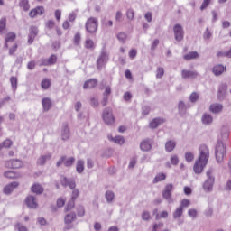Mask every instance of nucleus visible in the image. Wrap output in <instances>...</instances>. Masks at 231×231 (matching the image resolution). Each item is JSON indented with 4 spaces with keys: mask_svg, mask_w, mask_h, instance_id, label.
Listing matches in <instances>:
<instances>
[{
    "mask_svg": "<svg viewBox=\"0 0 231 231\" xmlns=\"http://www.w3.org/2000/svg\"><path fill=\"white\" fill-rule=\"evenodd\" d=\"M123 17L124 14H122V11H117L116 13V23H122Z\"/></svg>",
    "mask_w": 231,
    "mask_h": 231,
    "instance_id": "5fc2aeb1",
    "label": "nucleus"
},
{
    "mask_svg": "<svg viewBox=\"0 0 231 231\" xmlns=\"http://www.w3.org/2000/svg\"><path fill=\"white\" fill-rule=\"evenodd\" d=\"M212 172H214L212 169L208 170L206 172L207 180L204 181L202 186L205 192H212V189H214L215 179Z\"/></svg>",
    "mask_w": 231,
    "mask_h": 231,
    "instance_id": "20e7f679",
    "label": "nucleus"
},
{
    "mask_svg": "<svg viewBox=\"0 0 231 231\" xmlns=\"http://www.w3.org/2000/svg\"><path fill=\"white\" fill-rule=\"evenodd\" d=\"M51 160V153L41 155L37 160V165H46V162Z\"/></svg>",
    "mask_w": 231,
    "mask_h": 231,
    "instance_id": "b1692460",
    "label": "nucleus"
},
{
    "mask_svg": "<svg viewBox=\"0 0 231 231\" xmlns=\"http://www.w3.org/2000/svg\"><path fill=\"white\" fill-rule=\"evenodd\" d=\"M210 113H213V115H219L221 111H223V105L219 103H213L209 106Z\"/></svg>",
    "mask_w": 231,
    "mask_h": 231,
    "instance_id": "f3484780",
    "label": "nucleus"
},
{
    "mask_svg": "<svg viewBox=\"0 0 231 231\" xmlns=\"http://www.w3.org/2000/svg\"><path fill=\"white\" fill-rule=\"evenodd\" d=\"M226 69V67L223 66L222 64H218L213 67V74L215 77H219V75H223Z\"/></svg>",
    "mask_w": 231,
    "mask_h": 231,
    "instance_id": "6ab92c4d",
    "label": "nucleus"
},
{
    "mask_svg": "<svg viewBox=\"0 0 231 231\" xmlns=\"http://www.w3.org/2000/svg\"><path fill=\"white\" fill-rule=\"evenodd\" d=\"M63 205H66V199H64L63 198H59L57 199V207H58V208H62Z\"/></svg>",
    "mask_w": 231,
    "mask_h": 231,
    "instance_id": "4d7b16f0",
    "label": "nucleus"
},
{
    "mask_svg": "<svg viewBox=\"0 0 231 231\" xmlns=\"http://www.w3.org/2000/svg\"><path fill=\"white\" fill-rule=\"evenodd\" d=\"M214 117L208 113H204L201 116V123L203 125H212Z\"/></svg>",
    "mask_w": 231,
    "mask_h": 231,
    "instance_id": "dca6fc26",
    "label": "nucleus"
},
{
    "mask_svg": "<svg viewBox=\"0 0 231 231\" xmlns=\"http://www.w3.org/2000/svg\"><path fill=\"white\" fill-rule=\"evenodd\" d=\"M190 106L186 105L185 102L180 101L178 105L179 113L181 116H185V114L187 113V109H189Z\"/></svg>",
    "mask_w": 231,
    "mask_h": 231,
    "instance_id": "393cba45",
    "label": "nucleus"
},
{
    "mask_svg": "<svg viewBox=\"0 0 231 231\" xmlns=\"http://www.w3.org/2000/svg\"><path fill=\"white\" fill-rule=\"evenodd\" d=\"M190 206V200L184 199L181 200L180 205L179 207H181V208H187V207Z\"/></svg>",
    "mask_w": 231,
    "mask_h": 231,
    "instance_id": "603ef678",
    "label": "nucleus"
},
{
    "mask_svg": "<svg viewBox=\"0 0 231 231\" xmlns=\"http://www.w3.org/2000/svg\"><path fill=\"white\" fill-rule=\"evenodd\" d=\"M228 89V87L226 84L220 85L217 92V98L218 100H223L225 97H226V90Z\"/></svg>",
    "mask_w": 231,
    "mask_h": 231,
    "instance_id": "aec40b11",
    "label": "nucleus"
},
{
    "mask_svg": "<svg viewBox=\"0 0 231 231\" xmlns=\"http://www.w3.org/2000/svg\"><path fill=\"white\" fill-rule=\"evenodd\" d=\"M85 48H87V50H93L95 48V42H93V40L87 39L85 41Z\"/></svg>",
    "mask_w": 231,
    "mask_h": 231,
    "instance_id": "a19ab883",
    "label": "nucleus"
},
{
    "mask_svg": "<svg viewBox=\"0 0 231 231\" xmlns=\"http://www.w3.org/2000/svg\"><path fill=\"white\" fill-rule=\"evenodd\" d=\"M77 210H78V216H79L80 217H82L86 214V210L82 206H79L77 208Z\"/></svg>",
    "mask_w": 231,
    "mask_h": 231,
    "instance_id": "680f3d73",
    "label": "nucleus"
},
{
    "mask_svg": "<svg viewBox=\"0 0 231 231\" xmlns=\"http://www.w3.org/2000/svg\"><path fill=\"white\" fill-rule=\"evenodd\" d=\"M5 167L8 169H21L23 167V161L19 159H13L5 162Z\"/></svg>",
    "mask_w": 231,
    "mask_h": 231,
    "instance_id": "9d476101",
    "label": "nucleus"
},
{
    "mask_svg": "<svg viewBox=\"0 0 231 231\" xmlns=\"http://www.w3.org/2000/svg\"><path fill=\"white\" fill-rule=\"evenodd\" d=\"M42 14H44V7L38 6L30 11L29 16L33 18V17H37V15H42Z\"/></svg>",
    "mask_w": 231,
    "mask_h": 231,
    "instance_id": "5701e85b",
    "label": "nucleus"
},
{
    "mask_svg": "<svg viewBox=\"0 0 231 231\" xmlns=\"http://www.w3.org/2000/svg\"><path fill=\"white\" fill-rule=\"evenodd\" d=\"M4 176L8 180H19V178H23V175H21V173L15 172L14 171H5Z\"/></svg>",
    "mask_w": 231,
    "mask_h": 231,
    "instance_id": "a211bd4d",
    "label": "nucleus"
},
{
    "mask_svg": "<svg viewBox=\"0 0 231 231\" xmlns=\"http://www.w3.org/2000/svg\"><path fill=\"white\" fill-rule=\"evenodd\" d=\"M217 57H227L228 59H231V48L226 51H218L217 53Z\"/></svg>",
    "mask_w": 231,
    "mask_h": 231,
    "instance_id": "ea45409f",
    "label": "nucleus"
},
{
    "mask_svg": "<svg viewBox=\"0 0 231 231\" xmlns=\"http://www.w3.org/2000/svg\"><path fill=\"white\" fill-rule=\"evenodd\" d=\"M25 203L29 208H37L39 207V204L37 203V198L32 195H29L25 199Z\"/></svg>",
    "mask_w": 231,
    "mask_h": 231,
    "instance_id": "f8f14e48",
    "label": "nucleus"
},
{
    "mask_svg": "<svg viewBox=\"0 0 231 231\" xmlns=\"http://www.w3.org/2000/svg\"><path fill=\"white\" fill-rule=\"evenodd\" d=\"M162 124H165V119L164 118H154L150 122V127L151 129H156L159 125H162Z\"/></svg>",
    "mask_w": 231,
    "mask_h": 231,
    "instance_id": "a878e982",
    "label": "nucleus"
},
{
    "mask_svg": "<svg viewBox=\"0 0 231 231\" xmlns=\"http://www.w3.org/2000/svg\"><path fill=\"white\" fill-rule=\"evenodd\" d=\"M46 27L49 28V30H51L52 28H55V22L52 21V20L47 21Z\"/></svg>",
    "mask_w": 231,
    "mask_h": 231,
    "instance_id": "338daca9",
    "label": "nucleus"
},
{
    "mask_svg": "<svg viewBox=\"0 0 231 231\" xmlns=\"http://www.w3.org/2000/svg\"><path fill=\"white\" fill-rule=\"evenodd\" d=\"M144 19L147 21V23H152V13L147 12L144 14Z\"/></svg>",
    "mask_w": 231,
    "mask_h": 231,
    "instance_id": "69168bd1",
    "label": "nucleus"
},
{
    "mask_svg": "<svg viewBox=\"0 0 231 231\" xmlns=\"http://www.w3.org/2000/svg\"><path fill=\"white\" fill-rule=\"evenodd\" d=\"M208 158H210V149L207 144H200L199 147V157L193 166L195 174H201L207 164L208 163Z\"/></svg>",
    "mask_w": 231,
    "mask_h": 231,
    "instance_id": "f257e3e1",
    "label": "nucleus"
},
{
    "mask_svg": "<svg viewBox=\"0 0 231 231\" xmlns=\"http://www.w3.org/2000/svg\"><path fill=\"white\" fill-rule=\"evenodd\" d=\"M70 136L71 133L69 132V127L68 126V124L64 123L61 128V140H63V142H66L69 140Z\"/></svg>",
    "mask_w": 231,
    "mask_h": 231,
    "instance_id": "2eb2a0df",
    "label": "nucleus"
},
{
    "mask_svg": "<svg viewBox=\"0 0 231 231\" xmlns=\"http://www.w3.org/2000/svg\"><path fill=\"white\" fill-rule=\"evenodd\" d=\"M140 147L142 151H151V149H152V143L150 139L143 140L142 141Z\"/></svg>",
    "mask_w": 231,
    "mask_h": 231,
    "instance_id": "412c9836",
    "label": "nucleus"
},
{
    "mask_svg": "<svg viewBox=\"0 0 231 231\" xmlns=\"http://www.w3.org/2000/svg\"><path fill=\"white\" fill-rule=\"evenodd\" d=\"M108 140L114 143H116L117 145H124V143H125V139H124V137L121 135H117L116 137H113V135H108Z\"/></svg>",
    "mask_w": 231,
    "mask_h": 231,
    "instance_id": "4be33fe9",
    "label": "nucleus"
},
{
    "mask_svg": "<svg viewBox=\"0 0 231 231\" xmlns=\"http://www.w3.org/2000/svg\"><path fill=\"white\" fill-rule=\"evenodd\" d=\"M183 216V208L178 207L173 212V219H180Z\"/></svg>",
    "mask_w": 231,
    "mask_h": 231,
    "instance_id": "f704fd0d",
    "label": "nucleus"
},
{
    "mask_svg": "<svg viewBox=\"0 0 231 231\" xmlns=\"http://www.w3.org/2000/svg\"><path fill=\"white\" fill-rule=\"evenodd\" d=\"M126 18L128 19V21H134V10L127 9Z\"/></svg>",
    "mask_w": 231,
    "mask_h": 231,
    "instance_id": "a18cd8bd",
    "label": "nucleus"
},
{
    "mask_svg": "<svg viewBox=\"0 0 231 231\" xmlns=\"http://www.w3.org/2000/svg\"><path fill=\"white\" fill-rule=\"evenodd\" d=\"M14 229L18 231H28V227L26 226L21 224V223H16L14 225Z\"/></svg>",
    "mask_w": 231,
    "mask_h": 231,
    "instance_id": "de8ad7c7",
    "label": "nucleus"
},
{
    "mask_svg": "<svg viewBox=\"0 0 231 231\" xmlns=\"http://www.w3.org/2000/svg\"><path fill=\"white\" fill-rule=\"evenodd\" d=\"M118 41L122 43L125 42V41H127V34H125V32H119L116 35Z\"/></svg>",
    "mask_w": 231,
    "mask_h": 231,
    "instance_id": "c03bdc74",
    "label": "nucleus"
},
{
    "mask_svg": "<svg viewBox=\"0 0 231 231\" xmlns=\"http://www.w3.org/2000/svg\"><path fill=\"white\" fill-rule=\"evenodd\" d=\"M15 37L16 35L14 32L7 33L5 37V48H8V42H14V41H15Z\"/></svg>",
    "mask_w": 231,
    "mask_h": 231,
    "instance_id": "473e14b6",
    "label": "nucleus"
},
{
    "mask_svg": "<svg viewBox=\"0 0 231 231\" xmlns=\"http://www.w3.org/2000/svg\"><path fill=\"white\" fill-rule=\"evenodd\" d=\"M167 178L165 173H158L153 179V183H160V181H163Z\"/></svg>",
    "mask_w": 231,
    "mask_h": 231,
    "instance_id": "4c0bfd02",
    "label": "nucleus"
},
{
    "mask_svg": "<svg viewBox=\"0 0 231 231\" xmlns=\"http://www.w3.org/2000/svg\"><path fill=\"white\" fill-rule=\"evenodd\" d=\"M198 100H199V94L193 92L190 94L189 96V102H191L192 104L198 102Z\"/></svg>",
    "mask_w": 231,
    "mask_h": 231,
    "instance_id": "37998d69",
    "label": "nucleus"
},
{
    "mask_svg": "<svg viewBox=\"0 0 231 231\" xmlns=\"http://www.w3.org/2000/svg\"><path fill=\"white\" fill-rule=\"evenodd\" d=\"M97 84H98V81L95 79L87 80L84 85L83 88L85 89H93V88H97Z\"/></svg>",
    "mask_w": 231,
    "mask_h": 231,
    "instance_id": "bb28decb",
    "label": "nucleus"
},
{
    "mask_svg": "<svg viewBox=\"0 0 231 231\" xmlns=\"http://www.w3.org/2000/svg\"><path fill=\"white\" fill-rule=\"evenodd\" d=\"M199 57V54L196 51H191L186 55H184L185 60H192V59H198Z\"/></svg>",
    "mask_w": 231,
    "mask_h": 231,
    "instance_id": "c9c22d12",
    "label": "nucleus"
},
{
    "mask_svg": "<svg viewBox=\"0 0 231 231\" xmlns=\"http://www.w3.org/2000/svg\"><path fill=\"white\" fill-rule=\"evenodd\" d=\"M109 62V52L106 49H102L97 60V69H102L106 64Z\"/></svg>",
    "mask_w": 231,
    "mask_h": 231,
    "instance_id": "423d86ee",
    "label": "nucleus"
},
{
    "mask_svg": "<svg viewBox=\"0 0 231 231\" xmlns=\"http://www.w3.org/2000/svg\"><path fill=\"white\" fill-rule=\"evenodd\" d=\"M181 77L182 79H196L197 77H199V73L196 70H188V69H182L181 70Z\"/></svg>",
    "mask_w": 231,
    "mask_h": 231,
    "instance_id": "9b49d317",
    "label": "nucleus"
},
{
    "mask_svg": "<svg viewBox=\"0 0 231 231\" xmlns=\"http://www.w3.org/2000/svg\"><path fill=\"white\" fill-rule=\"evenodd\" d=\"M141 217L143 221H149V219H151V213H149V211H143Z\"/></svg>",
    "mask_w": 231,
    "mask_h": 231,
    "instance_id": "8fccbe9b",
    "label": "nucleus"
},
{
    "mask_svg": "<svg viewBox=\"0 0 231 231\" xmlns=\"http://www.w3.org/2000/svg\"><path fill=\"white\" fill-rule=\"evenodd\" d=\"M103 120L107 125L115 124V116H113V109L106 107L103 110Z\"/></svg>",
    "mask_w": 231,
    "mask_h": 231,
    "instance_id": "6e6552de",
    "label": "nucleus"
},
{
    "mask_svg": "<svg viewBox=\"0 0 231 231\" xmlns=\"http://www.w3.org/2000/svg\"><path fill=\"white\" fill-rule=\"evenodd\" d=\"M19 5L24 12H28V10H30V4L28 0H21Z\"/></svg>",
    "mask_w": 231,
    "mask_h": 231,
    "instance_id": "e433bc0d",
    "label": "nucleus"
},
{
    "mask_svg": "<svg viewBox=\"0 0 231 231\" xmlns=\"http://www.w3.org/2000/svg\"><path fill=\"white\" fill-rule=\"evenodd\" d=\"M61 185H63V187H69V189H73L71 199H77L79 196H80V190L75 189V187H77L75 180L63 177L61 179Z\"/></svg>",
    "mask_w": 231,
    "mask_h": 231,
    "instance_id": "7ed1b4c3",
    "label": "nucleus"
},
{
    "mask_svg": "<svg viewBox=\"0 0 231 231\" xmlns=\"http://www.w3.org/2000/svg\"><path fill=\"white\" fill-rule=\"evenodd\" d=\"M39 34V29L37 27L32 26L30 28L29 35H28V44H33V41H35V37Z\"/></svg>",
    "mask_w": 231,
    "mask_h": 231,
    "instance_id": "4468645a",
    "label": "nucleus"
},
{
    "mask_svg": "<svg viewBox=\"0 0 231 231\" xmlns=\"http://www.w3.org/2000/svg\"><path fill=\"white\" fill-rule=\"evenodd\" d=\"M42 104L44 112L50 111V109L51 108V99H50L49 97H44L42 100Z\"/></svg>",
    "mask_w": 231,
    "mask_h": 231,
    "instance_id": "cd10ccee",
    "label": "nucleus"
},
{
    "mask_svg": "<svg viewBox=\"0 0 231 231\" xmlns=\"http://www.w3.org/2000/svg\"><path fill=\"white\" fill-rule=\"evenodd\" d=\"M87 167H88V169H93V167H95V161H93V159H91V158H88L87 159Z\"/></svg>",
    "mask_w": 231,
    "mask_h": 231,
    "instance_id": "052dcab7",
    "label": "nucleus"
},
{
    "mask_svg": "<svg viewBox=\"0 0 231 231\" xmlns=\"http://www.w3.org/2000/svg\"><path fill=\"white\" fill-rule=\"evenodd\" d=\"M5 28H6V18H2L0 20V33H3Z\"/></svg>",
    "mask_w": 231,
    "mask_h": 231,
    "instance_id": "3c124183",
    "label": "nucleus"
},
{
    "mask_svg": "<svg viewBox=\"0 0 231 231\" xmlns=\"http://www.w3.org/2000/svg\"><path fill=\"white\" fill-rule=\"evenodd\" d=\"M105 198L106 199V203H111L112 201H115V192L107 190L105 193Z\"/></svg>",
    "mask_w": 231,
    "mask_h": 231,
    "instance_id": "72a5a7b5",
    "label": "nucleus"
},
{
    "mask_svg": "<svg viewBox=\"0 0 231 231\" xmlns=\"http://www.w3.org/2000/svg\"><path fill=\"white\" fill-rule=\"evenodd\" d=\"M215 156L217 163H223V160H225V156H226V146L221 141L217 143Z\"/></svg>",
    "mask_w": 231,
    "mask_h": 231,
    "instance_id": "f03ea898",
    "label": "nucleus"
},
{
    "mask_svg": "<svg viewBox=\"0 0 231 231\" xmlns=\"http://www.w3.org/2000/svg\"><path fill=\"white\" fill-rule=\"evenodd\" d=\"M73 163H75V159L74 157H69L67 158L65 156V160L63 162V165H65V167H71L73 165Z\"/></svg>",
    "mask_w": 231,
    "mask_h": 231,
    "instance_id": "58836bf2",
    "label": "nucleus"
},
{
    "mask_svg": "<svg viewBox=\"0 0 231 231\" xmlns=\"http://www.w3.org/2000/svg\"><path fill=\"white\" fill-rule=\"evenodd\" d=\"M171 165H178L180 163V159L178 158V155L173 154L170 158Z\"/></svg>",
    "mask_w": 231,
    "mask_h": 231,
    "instance_id": "09e8293b",
    "label": "nucleus"
},
{
    "mask_svg": "<svg viewBox=\"0 0 231 231\" xmlns=\"http://www.w3.org/2000/svg\"><path fill=\"white\" fill-rule=\"evenodd\" d=\"M73 207H75V201L71 200V201H69V202L67 204V206H66V208H65V211H66V212H69V210H71V209L73 208Z\"/></svg>",
    "mask_w": 231,
    "mask_h": 231,
    "instance_id": "0e129e2a",
    "label": "nucleus"
},
{
    "mask_svg": "<svg viewBox=\"0 0 231 231\" xmlns=\"http://www.w3.org/2000/svg\"><path fill=\"white\" fill-rule=\"evenodd\" d=\"M172 184H167L162 191V198L168 201V203H174V200H172Z\"/></svg>",
    "mask_w": 231,
    "mask_h": 231,
    "instance_id": "1a4fd4ad",
    "label": "nucleus"
},
{
    "mask_svg": "<svg viewBox=\"0 0 231 231\" xmlns=\"http://www.w3.org/2000/svg\"><path fill=\"white\" fill-rule=\"evenodd\" d=\"M76 171L78 174H82L84 172V160H78L76 162Z\"/></svg>",
    "mask_w": 231,
    "mask_h": 231,
    "instance_id": "2f4dec72",
    "label": "nucleus"
},
{
    "mask_svg": "<svg viewBox=\"0 0 231 231\" xmlns=\"http://www.w3.org/2000/svg\"><path fill=\"white\" fill-rule=\"evenodd\" d=\"M185 160L188 162V163H190V162L194 161V153L192 152H187L185 153Z\"/></svg>",
    "mask_w": 231,
    "mask_h": 231,
    "instance_id": "49530a36",
    "label": "nucleus"
},
{
    "mask_svg": "<svg viewBox=\"0 0 231 231\" xmlns=\"http://www.w3.org/2000/svg\"><path fill=\"white\" fill-rule=\"evenodd\" d=\"M173 35L177 42H181V41H183L185 37V31L183 30V26L181 24L176 23L173 26Z\"/></svg>",
    "mask_w": 231,
    "mask_h": 231,
    "instance_id": "0eeeda50",
    "label": "nucleus"
},
{
    "mask_svg": "<svg viewBox=\"0 0 231 231\" xmlns=\"http://www.w3.org/2000/svg\"><path fill=\"white\" fill-rule=\"evenodd\" d=\"M163 75H165V69H163V68L162 67H159L157 69V73H156L157 79H162Z\"/></svg>",
    "mask_w": 231,
    "mask_h": 231,
    "instance_id": "864d4df0",
    "label": "nucleus"
},
{
    "mask_svg": "<svg viewBox=\"0 0 231 231\" xmlns=\"http://www.w3.org/2000/svg\"><path fill=\"white\" fill-rule=\"evenodd\" d=\"M31 190L33 194H42V192H44V189L39 183H34L32 186Z\"/></svg>",
    "mask_w": 231,
    "mask_h": 231,
    "instance_id": "c756f323",
    "label": "nucleus"
},
{
    "mask_svg": "<svg viewBox=\"0 0 231 231\" xmlns=\"http://www.w3.org/2000/svg\"><path fill=\"white\" fill-rule=\"evenodd\" d=\"M47 60L49 62V66H51L57 62V56L52 54L49 59H47Z\"/></svg>",
    "mask_w": 231,
    "mask_h": 231,
    "instance_id": "bf43d9fd",
    "label": "nucleus"
},
{
    "mask_svg": "<svg viewBox=\"0 0 231 231\" xmlns=\"http://www.w3.org/2000/svg\"><path fill=\"white\" fill-rule=\"evenodd\" d=\"M75 219H77V215L75 213L67 214L64 218L65 225H71Z\"/></svg>",
    "mask_w": 231,
    "mask_h": 231,
    "instance_id": "7c9ffc66",
    "label": "nucleus"
},
{
    "mask_svg": "<svg viewBox=\"0 0 231 231\" xmlns=\"http://www.w3.org/2000/svg\"><path fill=\"white\" fill-rule=\"evenodd\" d=\"M50 86H51V81H50L48 79H44L41 83L42 89H49Z\"/></svg>",
    "mask_w": 231,
    "mask_h": 231,
    "instance_id": "79ce46f5",
    "label": "nucleus"
},
{
    "mask_svg": "<svg viewBox=\"0 0 231 231\" xmlns=\"http://www.w3.org/2000/svg\"><path fill=\"white\" fill-rule=\"evenodd\" d=\"M85 30L88 33H97V30H98V19L96 17H89L85 23Z\"/></svg>",
    "mask_w": 231,
    "mask_h": 231,
    "instance_id": "39448f33",
    "label": "nucleus"
},
{
    "mask_svg": "<svg viewBox=\"0 0 231 231\" xmlns=\"http://www.w3.org/2000/svg\"><path fill=\"white\" fill-rule=\"evenodd\" d=\"M188 216H189V217L196 218L198 217V211L196 209H189Z\"/></svg>",
    "mask_w": 231,
    "mask_h": 231,
    "instance_id": "e2e57ef3",
    "label": "nucleus"
},
{
    "mask_svg": "<svg viewBox=\"0 0 231 231\" xmlns=\"http://www.w3.org/2000/svg\"><path fill=\"white\" fill-rule=\"evenodd\" d=\"M176 149V142L171 140L167 141L165 143V151L166 152H172Z\"/></svg>",
    "mask_w": 231,
    "mask_h": 231,
    "instance_id": "c85d7f7f",
    "label": "nucleus"
},
{
    "mask_svg": "<svg viewBox=\"0 0 231 231\" xmlns=\"http://www.w3.org/2000/svg\"><path fill=\"white\" fill-rule=\"evenodd\" d=\"M10 82L14 91H15V89H17V78L12 77L10 79Z\"/></svg>",
    "mask_w": 231,
    "mask_h": 231,
    "instance_id": "6e6d98bb",
    "label": "nucleus"
},
{
    "mask_svg": "<svg viewBox=\"0 0 231 231\" xmlns=\"http://www.w3.org/2000/svg\"><path fill=\"white\" fill-rule=\"evenodd\" d=\"M18 187H19V182L17 181L11 182L6 186H5L3 192L4 194H6V195L12 194V192H14V190H15V189H17Z\"/></svg>",
    "mask_w": 231,
    "mask_h": 231,
    "instance_id": "ddd939ff",
    "label": "nucleus"
},
{
    "mask_svg": "<svg viewBox=\"0 0 231 231\" xmlns=\"http://www.w3.org/2000/svg\"><path fill=\"white\" fill-rule=\"evenodd\" d=\"M204 214L207 217H211V216L214 214V210L211 208H208L205 210Z\"/></svg>",
    "mask_w": 231,
    "mask_h": 231,
    "instance_id": "774afa93",
    "label": "nucleus"
},
{
    "mask_svg": "<svg viewBox=\"0 0 231 231\" xmlns=\"http://www.w3.org/2000/svg\"><path fill=\"white\" fill-rule=\"evenodd\" d=\"M2 145L5 149H8V148L12 147V140L6 139L5 141H4L2 143Z\"/></svg>",
    "mask_w": 231,
    "mask_h": 231,
    "instance_id": "13d9d810",
    "label": "nucleus"
}]
</instances>
